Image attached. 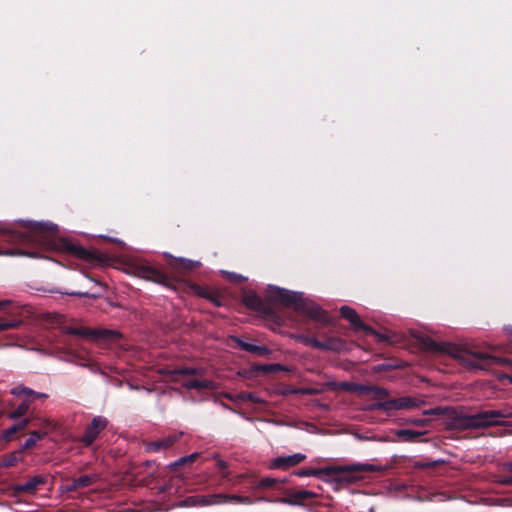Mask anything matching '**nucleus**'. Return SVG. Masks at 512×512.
Returning a JSON list of instances; mask_svg holds the SVG:
<instances>
[{"mask_svg":"<svg viewBox=\"0 0 512 512\" xmlns=\"http://www.w3.org/2000/svg\"><path fill=\"white\" fill-rule=\"evenodd\" d=\"M373 409L381 410V411H391V410H398L397 408V401L396 399L386 400L383 402H377L373 404Z\"/></svg>","mask_w":512,"mask_h":512,"instance_id":"obj_33","label":"nucleus"},{"mask_svg":"<svg viewBox=\"0 0 512 512\" xmlns=\"http://www.w3.org/2000/svg\"><path fill=\"white\" fill-rule=\"evenodd\" d=\"M43 425H44V426H47V427H51V429H54V425H53V423H52V422H50V421H48V420H45V421L43 422Z\"/></svg>","mask_w":512,"mask_h":512,"instance_id":"obj_55","label":"nucleus"},{"mask_svg":"<svg viewBox=\"0 0 512 512\" xmlns=\"http://www.w3.org/2000/svg\"><path fill=\"white\" fill-rule=\"evenodd\" d=\"M212 458L216 460V466L219 469L222 477L227 478L229 475L227 463L224 460H222L218 454H214Z\"/></svg>","mask_w":512,"mask_h":512,"instance_id":"obj_36","label":"nucleus"},{"mask_svg":"<svg viewBox=\"0 0 512 512\" xmlns=\"http://www.w3.org/2000/svg\"><path fill=\"white\" fill-rule=\"evenodd\" d=\"M130 273L136 277L155 282L164 286L168 285L169 277L159 268L148 263L139 262L130 266Z\"/></svg>","mask_w":512,"mask_h":512,"instance_id":"obj_4","label":"nucleus"},{"mask_svg":"<svg viewBox=\"0 0 512 512\" xmlns=\"http://www.w3.org/2000/svg\"><path fill=\"white\" fill-rule=\"evenodd\" d=\"M357 470H367V471H376V467L372 464H351V465H343L336 467H325L322 469H302L296 472V475L299 477H309V476H321L326 475L330 476L332 473L337 472H346V471H357Z\"/></svg>","mask_w":512,"mask_h":512,"instance_id":"obj_5","label":"nucleus"},{"mask_svg":"<svg viewBox=\"0 0 512 512\" xmlns=\"http://www.w3.org/2000/svg\"><path fill=\"white\" fill-rule=\"evenodd\" d=\"M22 450H17V451H14L12 452L11 454L7 455L6 457L3 458L0 466L1 467H11V466H14L15 464L19 463L20 461H22L23 457H22Z\"/></svg>","mask_w":512,"mask_h":512,"instance_id":"obj_28","label":"nucleus"},{"mask_svg":"<svg viewBox=\"0 0 512 512\" xmlns=\"http://www.w3.org/2000/svg\"><path fill=\"white\" fill-rule=\"evenodd\" d=\"M181 436L180 434H173L163 437L162 439L152 441L146 444V449L149 452H159L172 446Z\"/></svg>","mask_w":512,"mask_h":512,"instance_id":"obj_15","label":"nucleus"},{"mask_svg":"<svg viewBox=\"0 0 512 512\" xmlns=\"http://www.w3.org/2000/svg\"><path fill=\"white\" fill-rule=\"evenodd\" d=\"M291 394H302V395H315L320 393L319 389L316 388H294L287 391Z\"/></svg>","mask_w":512,"mask_h":512,"instance_id":"obj_37","label":"nucleus"},{"mask_svg":"<svg viewBox=\"0 0 512 512\" xmlns=\"http://www.w3.org/2000/svg\"><path fill=\"white\" fill-rule=\"evenodd\" d=\"M46 482V477L42 475H36L30 478L28 481L15 486L16 492H29L34 493L40 485Z\"/></svg>","mask_w":512,"mask_h":512,"instance_id":"obj_18","label":"nucleus"},{"mask_svg":"<svg viewBox=\"0 0 512 512\" xmlns=\"http://www.w3.org/2000/svg\"><path fill=\"white\" fill-rule=\"evenodd\" d=\"M46 435H47V432H45V431L44 432H41V431L30 432L28 439H26V441L22 444L20 450H22V452H23L24 450L34 447L36 445V443L39 440L43 439Z\"/></svg>","mask_w":512,"mask_h":512,"instance_id":"obj_27","label":"nucleus"},{"mask_svg":"<svg viewBox=\"0 0 512 512\" xmlns=\"http://www.w3.org/2000/svg\"><path fill=\"white\" fill-rule=\"evenodd\" d=\"M503 469L505 471H508V472H512V460L511 461H508V462H505L503 463Z\"/></svg>","mask_w":512,"mask_h":512,"instance_id":"obj_53","label":"nucleus"},{"mask_svg":"<svg viewBox=\"0 0 512 512\" xmlns=\"http://www.w3.org/2000/svg\"><path fill=\"white\" fill-rule=\"evenodd\" d=\"M21 324V321H1L0 322V331H4L11 328H17Z\"/></svg>","mask_w":512,"mask_h":512,"instance_id":"obj_42","label":"nucleus"},{"mask_svg":"<svg viewBox=\"0 0 512 512\" xmlns=\"http://www.w3.org/2000/svg\"><path fill=\"white\" fill-rule=\"evenodd\" d=\"M231 339L237 343L240 349L247 351L249 353L259 356H265L270 353L269 348H267L266 346H258L255 344L248 343L237 336H231Z\"/></svg>","mask_w":512,"mask_h":512,"instance_id":"obj_17","label":"nucleus"},{"mask_svg":"<svg viewBox=\"0 0 512 512\" xmlns=\"http://www.w3.org/2000/svg\"><path fill=\"white\" fill-rule=\"evenodd\" d=\"M422 347L434 354H453L454 347L449 343H438L430 337H424L421 339Z\"/></svg>","mask_w":512,"mask_h":512,"instance_id":"obj_14","label":"nucleus"},{"mask_svg":"<svg viewBox=\"0 0 512 512\" xmlns=\"http://www.w3.org/2000/svg\"><path fill=\"white\" fill-rule=\"evenodd\" d=\"M243 303L245 304V306H247L248 308H250L252 310H255V311L262 310V305H263L262 299L254 292L247 293L243 297Z\"/></svg>","mask_w":512,"mask_h":512,"instance_id":"obj_24","label":"nucleus"},{"mask_svg":"<svg viewBox=\"0 0 512 512\" xmlns=\"http://www.w3.org/2000/svg\"><path fill=\"white\" fill-rule=\"evenodd\" d=\"M187 389L203 390V389H215L216 384L211 380H189L183 384Z\"/></svg>","mask_w":512,"mask_h":512,"instance_id":"obj_22","label":"nucleus"},{"mask_svg":"<svg viewBox=\"0 0 512 512\" xmlns=\"http://www.w3.org/2000/svg\"><path fill=\"white\" fill-rule=\"evenodd\" d=\"M295 339L306 346H311L320 350H332L335 351L338 349V341L335 339H331L329 341H319L315 337H310L306 335H297Z\"/></svg>","mask_w":512,"mask_h":512,"instance_id":"obj_12","label":"nucleus"},{"mask_svg":"<svg viewBox=\"0 0 512 512\" xmlns=\"http://www.w3.org/2000/svg\"><path fill=\"white\" fill-rule=\"evenodd\" d=\"M306 455L302 453H295L288 456L276 457L271 462V467L274 469L286 470L290 467L296 466L305 460Z\"/></svg>","mask_w":512,"mask_h":512,"instance_id":"obj_13","label":"nucleus"},{"mask_svg":"<svg viewBox=\"0 0 512 512\" xmlns=\"http://www.w3.org/2000/svg\"><path fill=\"white\" fill-rule=\"evenodd\" d=\"M62 294H66L69 296H78V297H88V298H98L100 295L98 293H90L88 291H72V292H62Z\"/></svg>","mask_w":512,"mask_h":512,"instance_id":"obj_41","label":"nucleus"},{"mask_svg":"<svg viewBox=\"0 0 512 512\" xmlns=\"http://www.w3.org/2000/svg\"><path fill=\"white\" fill-rule=\"evenodd\" d=\"M267 298L274 303L293 308L296 312L304 297L303 293L290 291L278 286L268 285L266 289Z\"/></svg>","mask_w":512,"mask_h":512,"instance_id":"obj_3","label":"nucleus"},{"mask_svg":"<svg viewBox=\"0 0 512 512\" xmlns=\"http://www.w3.org/2000/svg\"><path fill=\"white\" fill-rule=\"evenodd\" d=\"M178 506L180 507H196L199 506V499L198 495H193L185 498L184 500L180 501Z\"/></svg>","mask_w":512,"mask_h":512,"instance_id":"obj_39","label":"nucleus"},{"mask_svg":"<svg viewBox=\"0 0 512 512\" xmlns=\"http://www.w3.org/2000/svg\"><path fill=\"white\" fill-rule=\"evenodd\" d=\"M68 334L81 336V337H95V338H105L112 339L117 338L119 336L118 332L112 330H91L88 328H68Z\"/></svg>","mask_w":512,"mask_h":512,"instance_id":"obj_10","label":"nucleus"},{"mask_svg":"<svg viewBox=\"0 0 512 512\" xmlns=\"http://www.w3.org/2000/svg\"><path fill=\"white\" fill-rule=\"evenodd\" d=\"M369 394L375 399H382L388 396L386 389L377 386H372Z\"/></svg>","mask_w":512,"mask_h":512,"instance_id":"obj_40","label":"nucleus"},{"mask_svg":"<svg viewBox=\"0 0 512 512\" xmlns=\"http://www.w3.org/2000/svg\"><path fill=\"white\" fill-rule=\"evenodd\" d=\"M371 387L370 385H364V384H358L357 383V388H356V393L358 394H369L371 392Z\"/></svg>","mask_w":512,"mask_h":512,"instance_id":"obj_46","label":"nucleus"},{"mask_svg":"<svg viewBox=\"0 0 512 512\" xmlns=\"http://www.w3.org/2000/svg\"><path fill=\"white\" fill-rule=\"evenodd\" d=\"M358 472H368V471L367 470H357V471H349V472L346 471V472L332 473L331 475H334L335 479L338 482L350 484V483H355L360 480V477L356 475V473H358Z\"/></svg>","mask_w":512,"mask_h":512,"instance_id":"obj_23","label":"nucleus"},{"mask_svg":"<svg viewBox=\"0 0 512 512\" xmlns=\"http://www.w3.org/2000/svg\"><path fill=\"white\" fill-rule=\"evenodd\" d=\"M171 267L179 271H191L198 267L200 263L186 258H174L170 262Z\"/></svg>","mask_w":512,"mask_h":512,"instance_id":"obj_21","label":"nucleus"},{"mask_svg":"<svg viewBox=\"0 0 512 512\" xmlns=\"http://www.w3.org/2000/svg\"><path fill=\"white\" fill-rule=\"evenodd\" d=\"M0 256H28L36 257L35 252H29L22 249H0Z\"/></svg>","mask_w":512,"mask_h":512,"instance_id":"obj_32","label":"nucleus"},{"mask_svg":"<svg viewBox=\"0 0 512 512\" xmlns=\"http://www.w3.org/2000/svg\"><path fill=\"white\" fill-rule=\"evenodd\" d=\"M297 312L322 324L330 323V317L328 314L320 306L308 298H302Z\"/></svg>","mask_w":512,"mask_h":512,"instance_id":"obj_6","label":"nucleus"},{"mask_svg":"<svg viewBox=\"0 0 512 512\" xmlns=\"http://www.w3.org/2000/svg\"><path fill=\"white\" fill-rule=\"evenodd\" d=\"M199 455H200L199 453L194 452V453H192L190 455H186V456L180 457L176 461L170 463L168 465V467L170 469H176L179 466H182V465H185V464H188V463H192L193 461H195L199 457Z\"/></svg>","mask_w":512,"mask_h":512,"instance_id":"obj_30","label":"nucleus"},{"mask_svg":"<svg viewBox=\"0 0 512 512\" xmlns=\"http://www.w3.org/2000/svg\"><path fill=\"white\" fill-rule=\"evenodd\" d=\"M29 423H30L29 418H22L15 424H16L17 428L19 429V431H22L29 425Z\"/></svg>","mask_w":512,"mask_h":512,"instance_id":"obj_47","label":"nucleus"},{"mask_svg":"<svg viewBox=\"0 0 512 512\" xmlns=\"http://www.w3.org/2000/svg\"><path fill=\"white\" fill-rule=\"evenodd\" d=\"M424 434V431H415L411 429H399L395 432V435L405 442H414L418 437Z\"/></svg>","mask_w":512,"mask_h":512,"instance_id":"obj_26","label":"nucleus"},{"mask_svg":"<svg viewBox=\"0 0 512 512\" xmlns=\"http://www.w3.org/2000/svg\"><path fill=\"white\" fill-rule=\"evenodd\" d=\"M98 480V476L96 474L91 475H82L76 479H73L71 483L65 486V491L72 492L81 488L88 487L94 484Z\"/></svg>","mask_w":512,"mask_h":512,"instance_id":"obj_16","label":"nucleus"},{"mask_svg":"<svg viewBox=\"0 0 512 512\" xmlns=\"http://www.w3.org/2000/svg\"><path fill=\"white\" fill-rule=\"evenodd\" d=\"M32 399L24 398L19 405L7 413V418L17 420L25 416L31 406Z\"/></svg>","mask_w":512,"mask_h":512,"instance_id":"obj_20","label":"nucleus"},{"mask_svg":"<svg viewBox=\"0 0 512 512\" xmlns=\"http://www.w3.org/2000/svg\"><path fill=\"white\" fill-rule=\"evenodd\" d=\"M32 398H33V401H34L35 399H46V398H48V395H47L46 393L36 392V391H35V392H34V395H33V397H32Z\"/></svg>","mask_w":512,"mask_h":512,"instance_id":"obj_52","label":"nucleus"},{"mask_svg":"<svg viewBox=\"0 0 512 512\" xmlns=\"http://www.w3.org/2000/svg\"><path fill=\"white\" fill-rule=\"evenodd\" d=\"M341 316L346 319L355 329L364 330L367 333H374V330L371 327L365 325L360 319L358 313L355 309L350 306L343 305L340 307Z\"/></svg>","mask_w":512,"mask_h":512,"instance_id":"obj_9","label":"nucleus"},{"mask_svg":"<svg viewBox=\"0 0 512 512\" xmlns=\"http://www.w3.org/2000/svg\"><path fill=\"white\" fill-rule=\"evenodd\" d=\"M19 432V429L17 428L16 424L14 423L11 427L2 430L1 432V439L5 442H10L14 439L15 434Z\"/></svg>","mask_w":512,"mask_h":512,"instance_id":"obj_34","label":"nucleus"},{"mask_svg":"<svg viewBox=\"0 0 512 512\" xmlns=\"http://www.w3.org/2000/svg\"><path fill=\"white\" fill-rule=\"evenodd\" d=\"M224 273L228 276V279L230 281L235 282V283H240V282H242L243 280L246 279L242 275L236 274V273H233V272H224Z\"/></svg>","mask_w":512,"mask_h":512,"instance_id":"obj_45","label":"nucleus"},{"mask_svg":"<svg viewBox=\"0 0 512 512\" xmlns=\"http://www.w3.org/2000/svg\"><path fill=\"white\" fill-rule=\"evenodd\" d=\"M440 413L439 408L428 409L423 412L424 415H439Z\"/></svg>","mask_w":512,"mask_h":512,"instance_id":"obj_51","label":"nucleus"},{"mask_svg":"<svg viewBox=\"0 0 512 512\" xmlns=\"http://www.w3.org/2000/svg\"><path fill=\"white\" fill-rule=\"evenodd\" d=\"M170 374H183V375H193L197 373V369L195 368H184L177 369L169 372Z\"/></svg>","mask_w":512,"mask_h":512,"instance_id":"obj_44","label":"nucleus"},{"mask_svg":"<svg viewBox=\"0 0 512 512\" xmlns=\"http://www.w3.org/2000/svg\"><path fill=\"white\" fill-rule=\"evenodd\" d=\"M406 423L407 424L416 425V426H423V425H425L427 423V419L412 418V419H407Z\"/></svg>","mask_w":512,"mask_h":512,"instance_id":"obj_48","label":"nucleus"},{"mask_svg":"<svg viewBox=\"0 0 512 512\" xmlns=\"http://www.w3.org/2000/svg\"><path fill=\"white\" fill-rule=\"evenodd\" d=\"M34 392L35 391L32 390L31 388L25 387L23 385L15 386L10 390V393L14 396H23L24 398H28V399H32V400H33L32 397L34 395Z\"/></svg>","mask_w":512,"mask_h":512,"instance_id":"obj_31","label":"nucleus"},{"mask_svg":"<svg viewBox=\"0 0 512 512\" xmlns=\"http://www.w3.org/2000/svg\"><path fill=\"white\" fill-rule=\"evenodd\" d=\"M261 370L264 372H277V371L285 370V368L281 364L275 363V364L263 365L261 367Z\"/></svg>","mask_w":512,"mask_h":512,"instance_id":"obj_43","label":"nucleus"},{"mask_svg":"<svg viewBox=\"0 0 512 512\" xmlns=\"http://www.w3.org/2000/svg\"><path fill=\"white\" fill-rule=\"evenodd\" d=\"M498 483H500L502 485H506V486H511L512 485V476L502 477L498 480Z\"/></svg>","mask_w":512,"mask_h":512,"instance_id":"obj_50","label":"nucleus"},{"mask_svg":"<svg viewBox=\"0 0 512 512\" xmlns=\"http://www.w3.org/2000/svg\"><path fill=\"white\" fill-rule=\"evenodd\" d=\"M67 251L76 256L79 259L85 260L87 262H93L97 259L95 252L88 250L82 246L75 244H68L66 246Z\"/></svg>","mask_w":512,"mask_h":512,"instance_id":"obj_19","label":"nucleus"},{"mask_svg":"<svg viewBox=\"0 0 512 512\" xmlns=\"http://www.w3.org/2000/svg\"><path fill=\"white\" fill-rule=\"evenodd\" d=\"M9 303L8 300H5V301H0V309H2L5 305H7Z\"/></svg>","mask_w":512,"mask_h":512,"instance_id":"obj_56","label":"nucleus"},{"mask_svg":"<svg viewBox=\"0 0 512 512\" xmlns=\"http://www.w3.org/2000/svg\"><path fill=\"white\" fill-rule=\"evenodd\" d=\"M18 223L25 228L24 232L18 231L12 224L0 223V233L7 236V242L11 244H33L46 249L54 248L55 224L24 220Z\"/></svg>","mask_w":512,"mask_h":512,"instance_id":"obj_1","label":"nucleus"},{"mask_svg":"<svg viewBox=\"0 0 512 512\" xmlns=\"http://www.w3.org/2000/svg\"><path fill=\"white\" fill-rule=\"evenodd\" d=\"M333 386L335 388H339L351 393H356L357 383L354 382H339V383H333Z\"/></svg>","mask_w":512,"mask_h":512,"instance_id":"obj_38","label":"nucleus"},{"mask_svg":"<svg viewBox=\"0 0 512 512\" xmlns=\"http://www.w3.org/2000/svg\"><path fill=\"white\" fill-rule=\"evenodd\" d=\"M91 281H93L95 284L99 285L100 282L96 281V280H93V279H90Z\"/></svg>","mask_w":512,"mask_h":512,"instance_id":"obj_57","label":"nucleus"},{"mask_svg":"<svg viewBox=\"0 0 512 512\" xmlns=\"http://www.w3.org/2000/svg\"><path fill=\"white\" fill-rule=\"evenodd\" d=\"M396 401L398 410L416 408L423 404L422 400L409 396L400 397Z\"/></svg>","mask_w":512,"mask_h":512,"instance_id":"obj_25","label":"nucleus"},{"mask_svg":"<svg viewBox=\"0 0 512 512\" xmlns=\"http://www.w3.org/2000/svg\"><path fill=\"white\" fill-rule=\"evenodd\" d=\"M315 495L316 494L312 491L301 490L293 493L292 498L294 499L295 502H301L304 500L312 499L315 497Z\"/></svg>","mask_w":512,"mask_h":512,"instance_id":"obj_35","label":"nucleus"},{"mask_svg":"<svg viewBox=\"0 0 512 512\" xmlns=\"http://www.w3.org/2000/svg\"><path fill=\"white\" fill-rule=\"evenodd\" d=\"M246 399L250 400V401H253V402H260V399L257 398L254 394L252 393H248L246 396H245Z\"/></svg>","mask_w":512,"mask_h":512,"instance_id":"obj_54","label":"nucleus"},{"mask_svg":"<svg viewBox=\"0 0 512 512\" xmlns=\"http://www.w3.org/2000/svg\"><path fill=\"white\" fill-rule=\"evenodd\" d=\"M512 417V406L480 411L474 414H460L454 418V426L459 429H478L503 423L501 419Z\"/></svg>","mask_w":512,"mask_h":512,"instance_id":"obj_2","label":"nucleus"},{"mask_svg":"<svg viewBox=\"0 0 512 512\" xmlns=\"http://www.w3.org/2000/svg\"><path fill=\"white\" fill-rule=\"evenodd\" d=\"M285 481V479L280 480L278 478L265 477L258 482L257 486L258 488H279Z\"/></svg>","mask_w":512,"mask_h":512,"instance_id":"obj_29","label":"nucleus"},{"mask_svg":"<svg viewBox=\"0 0 512 512\" xmlns=\"http://www.w3.org/2000/svg\"><path fill=\"white\" fill-rule=\"evenodd\" d=\"M108 425V421L103 416L93 417L91 423L86 427L80 442L85 446L89 447L93 444L100 432L103 431Z\"/></svg>","mask_w":512,"mask_h":512,"instance_id":"obj_8","label":"nucleus"},{"mask_svg":"<svg viewBox=\"0 0 512 512\" xmlns=\"http://www.w3.org/2000/svg\"><path fill=\"white\" fill-rule=\"evenodd\" d=\"M469 356H471L473 359L466 360V363L474 368L483 369L488 362H494V363L506 362V363L512 365V360H506L503 358L492 357V356L488 355L487 353H483V352H473V353H470Z\"/></svg>","mask_w":512,"mask_h":512,"instance_id":"obj_11","label":"nucleus"},{"mask_svg":"<svg viewBox=\"0 0 512 512\" xmlns=\"http://www.w3.org/2000/svg\"><path fill=\"white\" fill-rule=\"evenodd\" d=\"M199 506H212L225 504L230 502L250 504L251 500L246 496L229 495V494H211V495H198Z\"/></svg>","mask_w":512,"mask_h":512,"instance_id":"obj_7","label":"nucleus"},{"mask_svg":"<svg viewBox=\"0 0 512 512\" xmlns=\"http://www.w3.org/2000/svg\"><path fill=\"white\" fill-rule=\"evenodd\" d=\"M439 463H443V461L442 460H435V461L427 462V463H419V464H417V467L429 468V467H434V466H436Z\"/></svg>","mask_w":512,"mask_h":512,"instance_id":"obj_49","label":"nucleus"}]
</instances>
